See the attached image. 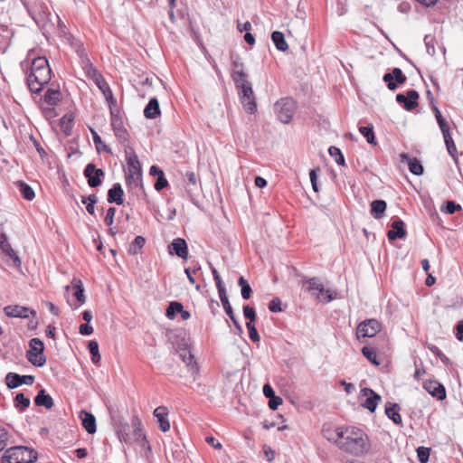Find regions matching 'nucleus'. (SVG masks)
I'll use <instances>...</instances> for the list:
<instances>
[{"label":"nucleus","instance_id":"f257e3e1","mask_svg":"<svg viewBox=\"0 0 463 463\" xmlns=\"http://www.w3.org/2000/svg\"><path fill=\"white\" fill-rule=\"evenodd\" d=\"M21 69L24 71L30 66V73L26 77V84L31 92L39 94L52 78V70L48 60L43 56L33 58L32 61L24 60L20 62Z\"/></svg>","mask_w":463,"mask_h":463},{"label":"nucleus","instance_id":"f03ea898","mask_svg":"<svg viewBox=\"0 0 463 463\" xmlns=\"http://www.w3.org/2000/svg\"><path fill=\"white\" fill-rule=\"evenodd\" d=\"M339 443V449L354 456H361L370 449L367 435L364 430L355 427H345Z\"/></svg>","mask_w":463,"mask_h":463},{"label":"nucleus","instance_id":"7ed1b4c3","mask_svg":"<svg viewBox=\"0 0 463 463\" xmlns=\"http://www.w3.org/2000/svg\"><path fill=\"white\" fill-rule=\"evenodd\" d=\"M125 156L128 165V173L126 174V183L128 186H137L142 181V168L137 156L132 146L125 147Z\"/></svg>","mask_w":463,"mask_h":463},{"label":"nucleus","instance_id":"20e7f679","mask_svg":"<svg viewBox=\"0 0 463 463\" xmlns=\"http://www.w3.org/2000/svg\"><path fill=\"white\" fill-rule=\"evenodd\" d=\"M37 460V452L28 447L17 446L7 449L1 463H33Z\"/></svg>","mask_w":463,"mask_h":463},{"label":"nucleus","instance_id":"39448f33","mask_svg":"<svg viewBox=\"0 0 463 463\" xmlns=\"http://www.w3.org/2000/svg\"><path fill=\"white\" fill-rule=\"evenodd\" d=\"M29 347L30 349L26 352L27 360L36 367H43L46 364L43 342L40 338H32Z\"/></svg>","mask_w":463,"mask_h":463},{"label":"nucleus","instance_id":"423d86ee","mask_svg":"<svg viewBox=\"0 0 463 463\" xmlns=\"http://www.w3.org/2000/svg\"><path fill=\"white\" fill-rule=\"evenodd\" d=\"M296 110V101L292 98H283L275 103V111L279 121L288 124Z\"/></svg>","mask_w":463,"mask_h":463},{"label":"nucleus","instance_id":"0eeeda50","mask_svg":"<svg viewBox=\"0 0 463 463\" xmlns=\"http://www.w3.org/2000/svg\"><path fill=\"white\" fill-rule=\"evenodd\" d=\"M238 92L244 109L250 114L255 113L257 110V103L251 83L244 85Z\"/></svg>","mask_w":463,"mask_h":463},{"label":"nucleus","instance_id":"6e6552de","mask_svg":"<svg viewBox=\"0 0 463 463\" xmlns=\"http://www.w3.org/2000/svg\"><path fill=\"white\" fill-rule=\"evenodd\" d=\"M359 400L364 408L367 409L370 412H374L382 398L373 390L365 387L361 390Z\"/></svg>","mask_w":463,"mask_h":463},{"label":"nucleus","instance_id":"1a4fd4ad","mask_svg":"<svg viewBox=\"0 0 463 463\" xmlns=\"http://www.w3.org/2000/svg\"><path fill=\"white\" fill-rule=\"evenodd\" d=\"M83 175L87 179L89 186L95 188L101 185L105 172L101 168H97L93 163H89L83 170Z\"/></svg>","mask_w":463,"mask_h":463},{"label":"nucleus","instance_id":"9d476101","mask_svg":"<svg viewBox=\"0 0 463 463\" xmlns=\"http://www.w3.org/2000/svg\"><path fill=\"white\" fill-rule=\"evenodd\" d=\"M91 77L98 88L101 90L103 95L105 96L106 99L109 102V105L110 103L113 104V106L117 105L116 99L113 98L112 90L108 84V82L105 80L104 77L95 69L91 66Z\"/></svg>","mask_w":463,"mask_h":463},{"label":"nucleus","instance_id":"9b49d317","mask_svg":"<svg viewBox=\"0 0 463 463\" xmlns=\"http://www.w3.org/2000/svg\"><path fill=\"white\" fill-rule=\"evenodd\" d=\"M380 327L381 325L376 319L364 320L361 322L357 326V337H373L379 332Z\"/></svg>","mask_w":463,"mask_h":463},{"label":"nucleus","instance_id":"f8f14e48","mask_svg":"<svg viewBox=\"0 0 463 463\" xmlns=\"http://www.w3.org/2000/svg\"><path fill=\"white\" fill-rule=\"evenodd\" d=\"M407 78L400 68H394L391 72H386L383 80L390 90H395L399 85L403 84Z\"/></svg>","mask_w":463,"mask_h":463},{"label":"nucleus","instance_id":"ddd939ff","mask_svg":"<svg viewBox=\"0 0 463 463\" xmlns=\"http://www.w3.org/2000/svg\"><path fill=\"white\" fill-rule=\"evenodd\" d=\"M396 101L403 105V109L411 111L418 107L419 93L415 90H409L406 94L399 93L396 95Z\"/></svg>","mask_w":463,"mask_h":463},{"label":"nucleus","instance_id":"4468645a","mask_svg":"<svg viewBox=\"0 0 463 463\" xmlns=\"http://www.w3.org/2000/svg\"><path fill=\"white\" fill-rule=\"evenodd\" d=\"M179 357L185 364L188 370L190 371L192 376L195 379L196 375L199 373V367L197 365L196 361L194 360V354L191 353L190 349L186 347H179L176 350Z\"/></svg>","mask_w":463,"mask_h":463},{"label":"nucleus","instance_id":"2eb2a0df","mask_svg":"<svg viewBox=\"0 0 463 463\" xmlns=\"http://www.w3.org/2000/svg\"><path fill=\"white\" fill-rule=\"evenodd\" d=\"M33 375H20L16 373H8L5 376V383L9 389H14L22 384L32 385L34 383Z\"/></svg>","mask_w":463,"mask_h":463},{"label":"nucleus","instance_id":"dca6fc26","mask_svg":"<svg viewBox=\"0 0 463 463\" xmlns=\"http://www.w3.org/2000/svg\"><path fill=\"white\" fill-rule=\"evenodd\" d=\"M423 388L428 392V393L439 401H443L447 397L444 385L436 380L425 381L423 383Z\"/></svg>","mask_w":463,"mask_h":463},{"label":"nucleus","instance_id":"f3484780","mask_svg":"<svg viewBox=\"0 0 463 463\" xmlns=\"http://www.w3.org/2000/svg\"><path fill=\"white\" fill-rule=\"evenodd\" d=\"M4 312L5 316L9 317H20V318H27L30 315L35 317L36 312L33 309H31L26 307H22L19 305H10L6 306L4 308Z\"/></svg>","mask_w":463,"mask_h":463},{"label":"nucleus","instance_id":"a211bd4d","mask_svg":"<svg viewBox=\"0 0 463 463\" xmlns=\"http://www.w3.org/2000/svg\"><path fill=\"white\" fill-rule=\"evenodd\" d=\"M170 254H175L177 257L186 260L188 258V248L184 239L176 238L168 246Z\"/></svg>","mask_w":463,"mask_h":463},{"label":"nucleus","instance_id":"6ab92c4d","mask_svg":"<svg viewBox=\"0 0 463 463\" xmlns=\"http://www.w3.org/2000/svg\"><path fill=\"white\" fill-rule=\"evenodd\" d=\"M391 227L392 229L387 232V238L390 241L405 238L407 232L403 221L401 219L395 220L392 222Z\"/></svg>","mask_w":463,"mask_h":463},{"label":"nucleus","instance_id":"aec40b11","mask_svg":"<svg viewBox=\"0 0 463 463\" xmlns=\"http://www.w3.org/2000/svg\"><path fill=\"white\" fill-rule=\"evenodd\" d=\"M154 417L156 418L159 424V429L163 432H166L170 430V423L167 419L168 410L165 406H159L155 409Z\"/></svg>","mask_w":463,"mask_h":463},{"label":"nucleus","instance_id":"412c9836","mask_svg":"<svg viewBox=\"0 0 463 463\" xmlns=\"http://www.w3.org/2000/svg\"><path fill=\"white\" fill-rule=\"evenodd\" d=\"M402 162H406L409 167V170L411 174L415 175H421L424 172L423 165L415 157H411L409 155L402 153L401 155Z\"/></svg>","mask_w":463,"mask_h":463},{"label":"nucleus","instance_id":"4be33fe9","mask_svg":"<svg viewBox=\"0 0 463 463\" xmlns=\"http://www.w3.org/2000/svg\"><path fill=\"white\" fill-rule=\"evenodd\" d=\"M345 427H339L336 429H332L330 427L324 426L322 429V434L325 439L328 441L335 443L337 447H339V441L342 438Z\"/></svg>","mask_w":463,"mask_h":463},{"label":"nucleus","instance_id":"5701e85b","mask_svg":"<svg viewBox=\"0 0 463 463\" xmlns=\"http://www.w3.org/2000/svg\"><path fill=\"white\" fill-rule=\"evenodd\" d=\"M80 418L83 428L89 434H94L97 430L96 419L94 415L87 411H81Z\"/></svg>","mask_w":463,"mask_h":463},{"label":"nucleus","instance_id":"b1692460","mask_svg":"<svg viewBox=\"0 0 463 463\" xmlns=\"http://www.w3.org/2000/svg\"><path fill=\"white\" fill-rule=\"evenodd\" d=\"M124 191L120 184L116 183L108 191V202L109 203L122 204L124 202Z\"/></svg>","mask_w":463,"mask_h":463},{"label":"nucleus","instance_id":"393cba45","mask_svg":"<svg viewBox=\"0 0 463 463\" xmlns=\"http://www.w3.org/2000/svg\"><path fill=\"white\" fill-rule=\"evenodd\" d=\"M43 99L46 104L50 106L54 107L59 105V103L62 99V96L59 87L47 89L43 97Z\"/></svg>","mask_w":463,"mask_h":463},{"label":"nucleus","instance_id":"a878e982","mask_svg":"<svg viewBox=\"0 0 463 463\" xmlns=\"http://www.w3.org/2000/svg\"><path fill=\"white\" fill-rule=\"evenodd\" d=\"M72 286H73V289H74V292H73V296L75 297V298L77 299L78 301V304H71V303H69L71 305V307H72L74 309H77L79 308L82 304L85 303L86 301V297H85V294H84V288H83V285H82V282L81 280L80 279H73L72 281Z\"/></svg>","mask_w":463,"mask_h":463},{"label":"nucleus","instance_id":"bb28decb","mask_svg":"<svg viewBox=\"0 0 463 463\" xmlns=\"http://www.w3.org/2000/svg\"><path fill=\"white\" fill-rule=\"evenodd\" d=\"M161 115L159 101L151 98L144 109V116L148 119H155Z\"/></svg>","mask_w":463,"mask_h":463},{"label":"nucleus","instance_id":"cd10ccee","mask_svg":"<svg viewBox=\"0 0 463 463\" xmlns=\"http://www.w3.org/2000/svg\"><path fill=\"white\" fill-rule=\"evenodd\" d=\"M385 414L396 425H402V416L400 415V406L397 403L387 402L385 404Z\"/></svg>","mask_w":463,"mask_h":463},{"label":"nucleus","instance_id":"c85d7f7f","mask_svg":"<svg viewBox=\"0 0 463 463\" xmlns=\"http://www.w3.org/2000/svg\"><path fill=\"white\" fill-rule=\"evenodd\" d=\"M301 285L305 287V290L311 294L313 298L316 299H319V294H316V290L321 286V282L319 278L313 277L307 279H304L301 282Z\"/></svg>","mask_w":463,"mask_h":463},{"label":"nucleus","instance_id":"c756f323","mask_svg":"<svg viewBox=\"0 0 463 463\" xmlns=\"http://www.w3.org/2000/svg\"><path fill=\"white\" fill-rule=\"evenodd\" d=\"M34 403L36 406L51 409L53 406V400L50 394L46 393L44 389H42L35 396Z\"/></svg>","mask_w":463,"mask_h":463},{"label":"nucleus","instance_id":"7c9ffc66","mask_svg":"<svg viewBox=\"0 0 463 463\" xmlns=\"http://www.w3.org/2000/svg\"><path fill=\"white\" fill-rule=\"evenodd\" d=\"M387 203L384 200H374L371 203L370 213L373 218L379 220L383 217Z\"/></svg>","mask_w":463,"mask_h":463},{"label":"nucleus","instance_id":"2f4dec72","mask_svg":"<svg viewBox=\"0 0 463 463\" xmlns=\"http://www.w3.org/2000/svg\"><path fill=\"white\" fill-rule=\"evenodd\" d=\"M109 110H110V116H111V127L113 131L124 128L123 124V118L120 116L119 110L116 108V106H113L112 103L109 105Z\"/></svg>","mask_w":463,"mask_h":463},{"label":"nucleus","instance_id":"473e14b6","mask_svg":"<svg viewBox=\"0 0 463 463\" xmlns=\"http://www.w3.org/2000/svg\"><path fill=\"white\" fill-rule=\"evenodd\" d=\"M3 252L8 256L14 263V266L18 268L21 265V260L19 256L16 254V252L13 250L10 243L7 241H2L0 245Z\"/></svg>","mask_w":463,"mask_h":463},{"label":"nucleus","instance_id":"72a5a7b5","mask_svg":"<svg viewBox=\"0 0 463 463\" xmlns=\"http://www.w3.org/2000/svg\"><path fill=\"white\" fill-rule=\"evenodd\" d=\"M14 184L19 189V192L25 200H33V198L35 197V193L28 184H26L24 181H17L14 183Z\"/></svg>","mask_w":463,"mask_h":463},{"label":"nucleus","instance_id":"f704fd0d","mask_svg":"<svg viewBox=\"0 0 463 463\" xmlns=\"http://www.w3.org/2000/svg\"><path fill=\"white\" fill-rule=\"evenodd\" d=\"M271 40L279 51L286 52L288 49V44L281 32L274 31L271 33Z\"/></svg>","mask_w":463,"mask_h":463},{"label":"nucleus","instance_id":"c9c22d12","mask_svg":"<svg viewBox=\"0 0 463 463\" xmlns=\"http://www.w3.org/2000/svg\"><path fill=\"white\" fill-rule=\"evenodd\" d=\"M129 428L128 423H119L116 426V433L121 442L128 443L131 440Z\"/></svg>","mask_w":463,"mask_h":463},{"label":"nucleus","instance_id":"e433bc0d","mask_svg":"<svg viewBox=\"0 0 463 463\" xmlns=\"http://www.w3.org/2000/svg\"><path fill=\"white\" fill-rule=\"evenodd\" d=\"M14 407L21 412L24 411L31 403L29 398L25 397L23 392H19L14 399Z\"/></svg>","mask_w":463,"mask_h":463},{"label":"nucleus","instance_id":"4c0bfd02","mask_svg":"<svg viewBox=\"0 0 463 463\" xmlns=\"http://www.w3.org/2000/svg\"><path fill=\"white\" fill-rule=\"evenodd\" d=\"M359 132L366 138V141L370 145H373V146L377 145L373 125L360 127Z\"/></svg>","mask_w":463,"mask_h":463},{"label":"nucleus","instance_id":"58836bf2","mask_svg":"<svg viewBox=\"0 0 463 463\" xmlns=\"http://www.w3.org/2000/svg\"><path fill=\"white\" fill-rule=\"evenodd\" d=\"M363 355L370 361L373 364L378 366L380 364V361L377 357L376 349L373 346H364L361 350Z\"/></svg>","mask_w":463,"mask_h":463},{"label":"nucleus","instance_id":"ea45409f","mask_svg":"<svg viewBox=\"0 0 463 463\" xmlns=\"http://www.w3.org/2000/svg\"><path fill=\"white\" fill-rule=\"evenodd\" d=\"M90 132L92 134L93 142L96 146V149L98 153H101L102 151L107 152L108 154H112L111 148L104 144L101 140L99 135L92 128H90Z\"/></svg>","mask_w":463,"mask_h":463},{"label":"nucleus","instance_id":"a19ab883","mask_svg":"<svg viewBox=\"0 0 463 463\" xmlns=\"http://www.w3.org/2000/svg\"><path fill=\"white\" fill-rule=\"evenodd\" d=\"M232 80L236 86V89L239 90L243 88L244 85L250 84V82L247 80L248 75L245 72L241 71H232Z\"/></svg>","mask_w":463,"mask_h":463},{"label":"nucleus","instance_id":"79ce46f5","mask_svg":"<svg viewBox=\"0 0 463 463\" xmlns=\"http://www.w3.org/2000/svg\"><path fill=\"white\" fill-rule=\"evenodd\" d=\"M145 243L146 240L143 236H137L129 245V248L128 250V253L130 255H137L144 247Z\"/></svg>","mask_w":463,"mask_h":463},{"label":"nucleus","instance_id":"37998d69","mask_svg":"<svg viewBox=\"0 0 463 463\" xmlns=\"http://www.w3.org/2000/svg\"><path fill=\"white\" fill-rule=\"evenodd\" d=\"M98 202V196L92 194L89 196H81V203L86 204V210L90 215L95 213V204Z\"/></svg>","mask_w":463,"mask_h":463},{"label":"nucleus","instance_id":"c03bdc74","mask_svg":"<svg viewBox=\"0 0 463 463\" xmlns=\"http://www.w3.org/2000/svg\"><path fill=\"white\" fill-rule=\"evenodd\" d=\"M316 294H319V299L321 302L326 304L331 301H333L335 298V293L333 294V292L329 289H326L324 288V285L321 284V286L318 288L317 290H316Z\"/></svg>","mask_w":463,"mask_h":463},{"label":"nucleus","instance_id":"a18cd8bd","mask_svg":"<svg viewBox=\"0 0 463 463\" xmlns=\"http://www.w3.org/2000/svg\"><path fill=\"white\" fill-rule=\"evenodd\" d=\"M431 109L435 115L436 120L439 126L442 134L450 131L449 126L448 122L443 118L439 108L436 105H432Z\"/></svg>","mask_w":463,"mask_h":463},{"label":"nucleus","instance_id":"49530a36","mask_svg":"<svg viewBox=\"0 0 463 463\" xmlns=\"http://www.w3.org/2000/svg\"><path fill=\"white\" fill-rule=\"evenodd\" d=\"M238 285L241 287V298L245 300L249 299L251 297L252 289L249 282L244 279V277L241 276L239 278Z\"/></svg>","mask_w":463,"mask_h":463},{"label":"nucleus","instance_id":"de8ad7c7","mask_svg":"<svg viewBox=\"0 0 463 463\" xmlns=\"http://www.w3.org/2000/svg\"><path fill=\"white\" fill-rule=\"evenodd\" d=\"M183 304L178 301H172L169 303L165 316L169 319H175L176 315L182 311Z\"/></svg>","mask_w":463,"mask_h":463},{"label":"nucleus","instance_id":"09e8293b","mask_svg":"<svg viewBox=\"0 0 463 463\" xmlns=\"http://www.w3.org/2000/svg\"><path fill=\"white\" fill-rule=\"evenodd\" d=\"M72 118L71 116L64 115L60 119V127L61 131L64 133L65 136L69 137L71 135L72 131Z\"/></svg>","mask_w":463,"mask_h":463},{"label":"nucleus","instance_id":"8fccbe9b","mask_svg":"<svg viewBox=\"0 0 463 463\" xmlns=\"http://www.w3.org/2000/svg\"><path fill=\"white\" fill-rule=\"evenodd\" d=\"M444 141L446 144V147L448 150V153L456 159V153H457V146L454 143V140L451 137L450 131L443 133Z\"/></svg>","mask_w":463,"mask_h":463},{"label":"nucleus","instance_id":"3c124183","mask_svg":"<svg viewBox=\"0 0 463 463\" xmlns=\"http://www.w3.org/2000/svg\"><path fill=\"white\" fill-rule=\"evenodd\" d=\"M89 351L91 354V361L94 364H98L101 359L100 354L99 352V344L95 340L90 341L88 345Z\"/></svg>","mask_w":463,"mask_h":463},{"label":"nucleus","instance_id":"603ef678","mask_svg":"<svg viewBox=\"0 0 463 463\" xmlns=\"http://www.w3.org/2000/svg\"><path fill=\"white\" fill-rule=\"evenodd\" d=\"M131 435V439H133L136 442L139 443L142 447L147 445V449H150V445L148 444V440L146 437L142 432V429H133Z\"/></svg>","mask_w":463,"mask_h":463},{"label":"nucleus","instance_id":"864d4df0","mask_svg":"<svg viewBox=\"0 0 463 463\" xmlns=\"http://www.w3.org/2000/svg\"><path fill=\"white\" fill-rule=\"evenodd\" d=\"M219 297H220L221 302L222 304V307H223V309H224L226 315L230 317V319H233V317L235 316L233 313V309L230 304L227 293L225 292V293L220 294Z\"/></svg>","mask_w":463,"mask_h":463},{"label":"nucleus","instance_id":"5fc2aeb1","mask_svg":"<svg viewBox=\"0 0 463 463\" xmlns=\"http://www.w3.org/2000/svg\"><path fill=\"white\" fill-rule=\"evenodd\" d=\"M329 155L335 158V162L339 165H345V157L342 151L334 146H331L328 149Z\"/></svg>","mask_w":463,"mask_h":463},{"label":"nucleus","instance_id":"6e6d98bb","mask_svg":"<svg viewBox=\"0 0 463 463\" xmlns=\"http://www.w3.org/2000/svg\"><path fill=\"white\" fill-rule=\"evenodd\" d=\"M459 210H461V206L454 201H447L444 206L441 207V211L448 214H453Z\"/></svg>","mask_w":463,"mask_h":463},{"label":"nucleus","instance_id":"4d7b16f0","mask_svg":"<svg viewBox=\"0 0 463 463\" xmlns=\"http://www.w3.org/2000/svg\"><path fill=\"white\" fill-rule=\"evenodd\" d=\"M424 43H425V46H426V51L427 52L431 55V56H434L435 55V38L430 34H427L425 35L424 37Z\"/></svg>","mask_w":463,"mask_h":463},{"label":"nucleus","instance_id":"13d9d810","mask_svg":"<svg viewBox=\"0 0 463 463\" xmlns=\"http://www.w3.org/2000/svg\"><path fill=\"white\" fill-rule=\"evenodd\" d=\"M416 451L420 463H427L429 461L430 449L426 447H419Z\"/></svg>","mask_w":463,"mask_h":463},{"label":"nucleus","instance_id":"bf43d9fd","mask_svg":"<svg viewBox=\"0 0 463 463\" xmlns=\"http://www.w3.org/2000/svg\"><path fill=\"white\" fill-rule=\"evenodd\" d=\"M243 316L249 320L248 322L254 323L257 317L255 308L249 305H245L243 307Z\"/></svg>","mask_w":463,"mask_h":463},{"label":"nucleus","instance_id":"052dcab7","mask_svg":"<svg viewBox=\"0 0 463 463\" xmlns=\"http://www.w3.org/2000/svg\"><path fill=\"white\" fill-rule=\"evenodd\" d=\"M246 327L249 331V337L252 342H259L260 337L256 329L254 323L247 322Z\"/></svg>","mask_w":463,"mask_h":463},{"label":"nucleus","instance_id":"680f3d73","mask_svg":"<svg viewBox=\"0 0 463 463\" xmlns=\"http://www.w3.org/2000/svg\"><path fill=\"white\" fill-rule=\"evenodd\" d=\"M114 134L121 144L128 142L129 139V134L125 127L114 130Z\"/></svg>","mask_w":463,"mask_h":463},{"label":"nucleus","instance_id":"e2e57ef3","mask_svg":"<svg viewBox=\"0 0 463 463\" xmlns=\"http://www.w3.org/2000/svg\"><path fill=\"white\" fill-rule=\"evenodd\" d=\"M168 181L165 178V173L160 175L154 184V187L156 191H162L163 189L166 188L168 186Z\"/></svg>","mask_w":463,"mask_h":463},{"label":"nucleus","instance_id":"0e129e2a","mask_svg":"<svg viewBox=\"0 0 463 463\" xmlns=\"http://www.w3.org/2000/svg\"><path fill=\"white\" fill-rule=\"evenodd\" d=\"M268 307H269V311L272 312V313L281 312L282 308H281V300H280V298H277V297L272 298L269 301Z\"/></svg>","mask_w":463,"mask_h":463},{"label":"nucleus","instance_id":"69168bd1","mask_svg":"<svg viewBox=\"0 0 463 463\" xmlns=\"http://www.w3.org/2000/svg\"><path fill=\"white\" fill-rule=\"evenodd\" d=\"M320 171L319 167H317L315 169H311L309 172V177L312 184V188L315 192H318V184H317V172Z\"/></svg>","mask_w":463,"mask_h":463},{"label":"nucleus","instance_id":"338daca9","mask_svg":"<svg viewBox=\"0 0 463 463\" xmlns=\"http://www.w3.org/2000/svg\"><path fill=\"white\" fill-rule=\"evenodd\" d=\"M115 213H116V209L114 207H109L107 210V213L104 218V222L106 223V225L110 227L113 224Z\"/></svg>","mask_w":463,"mask_h":463},{"label":"nucleus","instance_id":"774afa93","mask_svg":"<svg viewBox=\"0 0 463 463\" xmlns=\"http://www.w3.org/2000/svg\"><path fill=\"white\" fill-rule=\"evenodd\" d=\"M282 398L275 395L274 397L269 399V407L270 410L275 411L280 404H282Z\"/></svg>","mask_w":463,"mask_h":463}]
</instances>
